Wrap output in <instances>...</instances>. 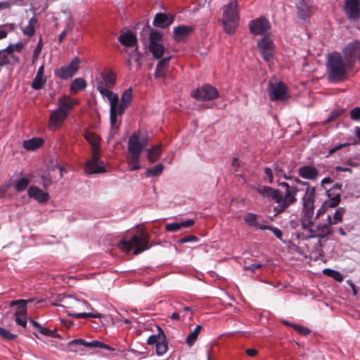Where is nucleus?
<instances>
[{"label": "nucleus", "mask_w": 360, "mask_h": 360, "mask_svg": "<svg viewBox=\"0 0 360 360\" xmlns=\"http://www.w3.org/2000/svg\"><path fill=\"white\" fill-rule=\"evenodd\" d=\"M260 230H269L271 231L274 235L279 240H283L282 236L283 233L281 229L278 227L271 225H265V226H261Z\"/></svg>", "instance_id": "51"}, {"label": "nucleus", "mask_w": 360, "mask_h": 360, "mask_svg": "<svg viewBox=\"0 0 360 360\" xmlns=\"http://www.w3.org/2000/svg\"><path fill=\"white\" fill-rule=\"evenodd\" d=\"M46 82V78L44 76L35 75L31 86L34 90H40L43 88Z\"/></svg>", "instance_id": "42"}, {"label": "nucleus", "mask_w": 360, "mask_h": 360, "mask_svg": "<svg viewBox=\"0 0 360 360\" xmlns=\"http://www.w3.org/2000/svg\"><path fill=\"white\" fill-rule=\"evenodd\" d=\"M243 219L245 224L259 229L261 226H265V225H262L257 222V215L255 213L249 212L246 214Z\"/></svg>", "instance_id": "36"}, {"label": "nucleus", "mask_w": 360, "mask_h": 360, "mask_svg": "<svg viewBox=\"0 0 360 360\" xmlns=\"http://www.w3.org/2000/svg\"><path fill=\"white\" fill-rule=\"evenodd\" d=\"M101 316H102V314L100 313H86V312L77 313L75 314L72 315V317L77 318V319L101 318Z\"/></svg>", "instance_id": "54"}, {"label": "nucleus", "mask_w": 360, "mask_h": 360, "mask_svg": "<svg viewBox=\"0 0 360 360\" xmlns=\"http://www.w3.org/2000/svg\"><path fill=\"white\" fill-rule=\"evenodd\" d=\"M159 330V336L160 337L159 342L155 345L156 354L158 356L164 355L168 350V342L167 341L166 335L163 330L160 327H158Z\"/></svg>", "instance_id": "20"}, {"label": "nucleus", "mask_w": 360, "mask_h": 360, "mask_svg": "<svg viewBox=\"0 0 360 360\" xmlns=\"http://www.w3.org/2000/svg\"><path fill=\"white\" fill-rule=\"evenodd\" d=\"M344 112V110H333L330 112L328 118L324 121L325 124H328L333 121V120L338 118L340 117L342 112Z\"/></svg>", "instance_id": "59"}, {"label": "nucleus", "mask_w": 360, "mask_h": 360, "mask_svg": "<svg viewBox=\"0 0 360 360\" xmlns=\"http://www.w3.org/2000/svg\"><path fill=\"white\" fill-rule=\"evenodd\" d=\"M165 48V46L159 43L149 44V51L152 53L153 56L155 59L160 58L164 52Z\"/></svg>", "instance_id": "35"}, {"label": "nucleus", "mask_w": 360, "mask_h": 360, "mask_svg": "<svg viewBox=\"0 0 360 360\" xmlns=\"http://www.w3.org/2000/svg\"><path fill=\"white\" fill-rule=\"evenodd\" d=\"M22 31L25 35L32 37L35 33V27L34 25L28 23L26 27L22 29Z\"/></svg>", "instance_id": "62"}, {"label": "nucleus", "mask_w": 360, "mask_h": 360, "mask_svg": "<svg viewBox=\"0 0 360 360\" xmlns=\"http://www.w3.org/2000/svg\"><path fill=\"white\" fill-rule=\"evenodd\" d=\"M77 103V101L72 100L70 96L64 95L58 99V108L60 110H65V112H69V111Z\"/></svg>", "instance_id": "25"}, {"label": "nucleus", "mask_w": 360, "mask_h": 360, "mask_svg": "<svg viewBox=\"0 0 360 360\" xmlns=\"http://www.w3.org/2000/svg\"><path fill=\"white\" fill-rule=\"evenodd\" d=\"M332 219L331 214H328L326 219L318 222L313 228L312 234H297V237H302V239L309 240L310 238L326 239L327 240L333 233L331 229Z\"/></svg>", "instance_id": "4"}, {"label": "nucleus", "mask_w": 360, "mask_h": 360, "mask_svg": "<svg viewBox=\"0 0 360 360\" xmlns=\"http://www.w3.org/2000/svg\"><path fill=\"white\" fill-rule=\"evenodd\" d=\"M32 300H13L11 302L10 305L11 307L13 306H17L18 308V311H22L23 313H26L25 307L29 302H32Z\"/></svg>", "instance_id": "46"}, {"label": "nucleus", "mask_w": 360, "mask_h": 360, "mask_svg": "<svg viewBox=\"0 0 360 360\" xmlns=\"http://www.w3.org/2000/svg\"><path fill=\"white\" fill-rule=\"evenodd\" d=\"M128 55L136 63L138 68H140L142 63V55L139 51L138 48L136 47L133 51L129 53Z\"/></svg>", "instance_id": "47"}, {"label": "nucleus", "mask_w": 360, "mask_h": 360, "mask_svg": "<svg viewBox=\"0 0 360 360\" xmlns=\"http://www.w3.org/2000/svg\"><path fill=\"white\" fill-rule=\"evenodd\" d=\"M255 191L263 197H266L274 201L278 194V189L267 186H259L255 188Z\"/></svg>", "instance_id": "23"}, {"label": "nucleus", "mask_w": 360, "mask_h": 360, "mask_svg": "<svg viewBox=\"0 0 360 360\" xmlns=\"http://www.w3.org/2000/svg\"><path fill=\"white\" fill-rule=\"evenodd\" d=\"M248 26L250 32L254 35L263 34L271 28L269 20L264 17L250 20Z\"/></svg>", "instance_id": "11"}, {"label": "nucleus", "mask_w": 360, "mask_h": 360, "mask_svg": "<svg viewBox=\"0 0 360 360\" xmlns=\"http://www.w3.org/2000/svg\"><path fill=\"white\" fill-rule=\"evenodd\" d=\"M345 212L344 207H338L333 214V221L332 224H336L342 221V217Z\"/></svg>", "instance_id": "53"}, {"label": "nucleus", "mask_w": 360, "mask_h": 360, "mask_svg": "<svg viewBox=\"0 0 360 360\" xmlns=\"http://www.w3.org/2000/svg\"><path fill=\"white\" fill-rule=\"evenodd\" d=\"M85 139L91 146V150H101L100 138L93 132H86Z\"/></svg>", "instance_id": "31"}, {"label": "nucleus", "mask_w": 360, "mask_h": 360, "mask_svg": "<svg viewBox=\"0 0 360 360\" xmlns=\"http://www.w3.org/2000/svg\"><path fill=\"white\" fill-rule=\"evenodd\" d=\"M278 186L284 188L285 191L282 193L278 189V195L276 198L275 202L277 205L274 207V216H277L284 212H285L290 206L297 202V200L296 195L298 193V188L297 186L290 185L288 183L282 181H278Z\"/></svg>", "instance_id": "2"}, {"label": "nucleus", "mask_w": 360, "mask_h": 360, "mask_svg": "<svg viewBox=\"0 0 360 360\" xmlns=\"http://www.w3.org/2000/svg\"><path fill=\"white\" fill-rule=\"evenodd\" d=\"M267 91L271 101L283 99L286 94V88L283 83L278 82L276 79L269 81Z\"/></svg>", "instance_id": "9"}, {"label": "nucleus", "mask_w": 360, "mask_h": 360, "mask_svg": "<svg viewBox=\"0 0 360 360\" xmlns=\"http://www.w3.org/2000/svg\"><path fill=\"white\" fill-rule=\"evenodd\" d=\"M27 195L30 198L35 200L41 204L48 202L50 198L47 192L43 191L36 186H32L28 188Z\"/></svg>", "instance_id": "14"}, {"label": "nucleus", "mask_w": 360, "mask_h": 360, "mask_svg": "<svg viewBox=\"0 0 360 360\" xmlns=\"http://www.w3.org/2000/svg\"><path fill=\"white\" fill-rule=\"evenodd\" d=\"M350 118L353 121L360 120V107H355L350 111Z\"/></svg>", "instance_id": "63"}, {"label": "nucleus", "mask_w": 360, "mask_h": 360, "mask_svg": "<svg viewBox=\"0 0 360 360\" xmlns=\"http://www.w3.org/2000/svg\"><path fill=\"white\" fill-rule=\"evenodd\" d=\"M140 157L129 155L128 158V165L130 171H136L140 169Z\"/></svg>", "instance_id": "41"}, {"label": "nucleus", "mask_w": 360, "mask_h": 360, "mask_svg": "<svg viewBox=\"0 0 360 360\" xmlns=\"http://www.w3.org/2000/svg\"><path fill=\"white\" fill-rule=\"evenodd\" d=\"M300 222L302 229L307 231L309 234H312L314 228V203L311 200V197H306L304 199L302 205V216Z\"/></svg>", "instance_id": "5"}, {"label": "nucleus", "mask_w": 360, "mask_h": 360, "mask_svg": "<svg viewBox=\"0 0 360 360\" xmlns=\"http://www.w3.org/2000/svg\"><path fill=\"white\" fill-rule=\"evenodd\" d=\"M129 106L127 105H124V104H122V103H120L118 104L117 105H115V114H116L117 116H122L126 109L128 108Z\"/></svg>", "instance_id": "64"}, {"label": "nucleus", "mask_w": 360, "mask_h": 360, "mask_svg": "<svg viewBox=\"0 0 360 360\" xmlns=\"http://www.w3.org/2000/svg\"><path fill=\"white\" fill-rule=\"evenodd\" d=\"M293 182H295L297 184L304 186L307 187L306 188V191H305V194L304 195V196L302 197V205L304 204V199L306 197H309V198L311 197V200L312 201V203L315 202V198H316V188H315V187L311 186L309 182L303 181L300 180L297 177H295L293 179Z\"/></svg>", "instance_id": "21"}, {"label": "nucleus", "mask_w": 360, "mask_h": 360, "mask_svg": "<svg viewBox=\"0 0 360 360\" xmlns=\"http://www.w3.org/2000/svg\"><path fill=\"white\" fill-rule=\"evenodd\" d=\"M40 333L51 338H59L60 335L57 333V331L53 330H49L46 328L43 327L41 330H40Z\"/></svg>", "instance_id": "60"}, {"label": "nucleus", "mask_w": 360, "mask_h": 360, "mask_svg": "<svg viewBox=\"0 0 360 360\" xmlns=\"http://www.w3.org/2000/svg\"><path fill=\"white\" fill-rule=\"evenodd\" d=\"M30 184V180L26 177H22L15 183V188L17 191L22 192L25 191Z\"/></svg>", "instance_id": "49"}, {"label": "nucleus", "mask_w": 360, "mask_h": 360, "mask_svg": "<svg viewBox=\"0 0 360 360\" xmlns=\"http://www.w3.org/2000/svg\"><path fill=\"white\" fill-rule=\"evenodd\" d=\"M69 112L65 110H60L58 108L53 110L50 115V124L56 127L60 125L68 117Z\"/></svg>", "instance_id": "18"}, {"label": "nucleus", "mask_w": 360, "mask_h": 360, "mask_svg": "<svg viewBox=\"0 0 360 360\" xmlns=\"http://www.w3.org/2000/svg\"><path fill=\"white\" fill-rule=\"evenodd\" d=\"M323 273L326 276L333 278L337 282H342L344 280L343 275L338 271L331 269H323Z\"/></svg>", "instance_id": "40"}, {"label": "nucleus", "mask_w": 360, "mask_h": 360, "mask_svg": "<svg viewBox=\"0 0 360 360\" xmlns=\"http://www.w3.org/2000/svg\"><path fill=\"white\" fill-rule=\"evenodd\" d=\"M148 236L141 232L134 235L130 238H123L117 244V247L122 251L129 252L134 251V255H137L149 248Z\"/></svg>", "instance_id": "3"}, {"label": "nucleus", "mask_w": 360, "mask_h": 360, "mask_svg": "<svg viewBox=\"0 0 360 360\" xmlns=\"http://www.w3.org/2000/svg\"><path fill=\"white\" fill-rule=\"evenodd\" d=\"M132 101V89L131 87L126 89L121 95L120 103L129 106Z\"/></svg>", "instance_id": "43"}, {"label": "nucleus", "mask_w": 360, "mask_h": 360, "mask_svg": "<svg viewBox=\"0 0 360 360\" xmlns=\"http://www.w3.org/2000/svg\"><path fill=\"white\" fill-rule=\"evenodd\" d=\"M23 48V44L22 42H17L15 44H10L7 46L4 51H6L8 54L14 53L15 51L20 52Z\"/></svg>", "instance_id": "50"}, {"label": "nucleus", "mask_w": 360, "mask_h": 360, "mask_svg": "<svg viewBox=\"0 0 360 360\" xmlns=\"http://www.w3.org/2000/svg\"><path fill=\"white\" fill-rule=\"evenodd\" d=\"M0 336L6 340L12 341L16 340L18 335L12 333L9 330L0 326Z\"/></svg>", "instance_id": "48"}, {"label": "nucleus", "mask_w": 360, "mask_h": 360, "mask_svg": "<svg viewBox=\"0 0 360 360\" xmlns=\"http://www.w3.org/2000/svg\"><path fill=\"white\" fill-rule=\"evenodd\" d=\"M15 316V322L22 328H25L27 327V319L25 317V313H23L22 311H16Z\"/></svg>", "instance_id": "52"}, {"label": "nucleus", "mask_w": 360, "mask_h": 360, "mask_svg": "<svg viewBox=\"0 0 360 360\" xmlns=\"http://www.w3.org/2000/svg\"><path fill=\"white\" fill-rule=\"evenodd\" d=\"M309 8L307 6H297V17L300 20H305L309 17Z\"/></svg>", "instance_id": "55"}, {"label": "nucleus", "mask_w": 360, "mask_h": 360, "mask_svg": "<svg viewBox=\"0 0 360 360\" xmlns=\"http://www.w3.org/2000/svg\"><path fill=\"white\" fill-rule=\"evenodd\" d=\"M274 46L273 41L267 36L263 37L257 41L258 49L266 62H269L274 57Z\"/></svg>", "instance_id": "10"}, {"label": "nucleus", "mask_w": 360, "mask_h": 360, "mask_svg": "<svg viewBox=\"0 0 360 360\" xmlns=\"http://www.w3.org/2000/svg\"><path fill=\"white\" fill-rule=\"evenodd\" d=\"M107 99L110 102V110L112 111L113 110H115V105H117L118 103V101H119L118 96L112 91V96H108Z\"/></svg>", "instance_id": "56"}, {"label": "nucleus", "mask_w": 360, "mask_h": 360, "mask_svg": "<svg viewBox=\"0 0 360 360\" xmlns=\"http://www.w3.org/2000/svg\"><path fill=\"white\" fill-rule=\"evenodd\" d=\"M327 195L329 198L328 200H326L324 202L325 205H326L327 207L333 208L337 207L341 199V195L340 193H330V191H326Z\"/></svg>", "instance_id": "32"}, {"label": "nucleus", "mask_w": 360, "mask_h": 360, "mask_svg": "<svg viewBox=\"0 0 360 360\" xmlns=\"http://www.w3.org/2000/svg\"><path fill=\"white\" fill-rule=\"evenodd\" d=\"M80 62L79 58L76 56L68 65L55 70V75L62 79H68L77 73Z\"/></svg>", "instance_id": "8"}, {"label": "nucleus", "mask_w": 360, "mask_h": 360, "mask_svg": "<svg viewBox=\"0 0 360 360\" xmlns=\"http://www.w3.org/2000/svg\"><path fill=\"white\" fill-rule=\"evenodd\" d=\"M224 31L229 35L234 34L238 22H229L226 20H221Z\"/></svg>", "instance_id": "45"}, {"label": "nucleus", "mask_w": 360, "mask_h": 360, "mask_svg": "<svg viewBox=\"0 0 360 360\" xmlns=\"http://www.w3.org/2000/svg\"><path fill=\"white\" fill-rule=\"evenodd\" d=\"M328 81L338 82L343 80L349 70L342 55L337 51L328 54L326 62Z\"/></svg>", "instance_id": "1"}, {"label": "nucleus", "mask_w": 360, "mask_h": 360, "mask_svg": "<svg viewBox=\"0 0 360 360\" xmlns=\"http://www.w3.org/2000/svg\"><path fill=\"white\" fill-rule=\"evenodd\" d=\"M44 143V141L41 138H32L28 140H25L22 146L25 150H34L41 147Z\"/></svg>", "instance_id": "30"}, {"label": "nucleus", "mask_w": 360, "mask_h": 360, "mask_svg": "<svg viewBox=\"0 0 360 360\" xmlns=\"http://www.w3.org/2000/svg\"><path fill=\"white\" fill-rule=\"evenodd\" d=\"M202 326L200 325H198L187 336L186 340V343L189 346L191 347L194 345L196 340L198 339V337L199 335V333L201 330Z\"/></svg>", "instance_id": "38"}, {"label": "nucleus", "mask_w": 360, "mask_h": 360, "mask_svg": "<svg viewBox=\"0 0 360 360\" xmlns=\"http://www.w3.org/2000/svg\"><path fill=\"white\" fill-rule=\"evenodd\" d=\"M147 29L148 30H150L149 44L158 43V41L162 39L163 35L162 32L157 31L156 30L151 29L149 25L147 27Z\"/></svg>", "instance_id": "39"}, {"label": "nucleus", "mask_w": 360, "mask_h": 360, "mask_svg": "<svg viewBox=\"0 0 360 360\" xmlns=\"http://www.w3.org/2000/svg\"><path fill=\"white\" fill-rule=\"evenodd\" d=\"M162 152V145L159 144L152 147L148 150L147 158L150 162H155L157 161Z\"/></svg>", "instance_id": "33"}, {"label": "nucleus", "mask_w": 360, "mask_h": 360, "mask_svg": "<svg viewBox=\"0 0 360 360\" xmlns=\"http://www.w3.org/2000/svg\"><path fill=\"white\" fill-rule=\"evenodd\" d=\"M298 174L302 179L314 180L319 176V170L311 165H304L298 169Z\"/></svg>", "instance_id": "17"}, {"label": "nucleus", "mask_w": 360, "mask_h": 360, "mask_svg": "<svg viewBox=\"0 0 360 360\" xmlns=\"http://www.w3.org/2000/svg\"><path fill=\"white\" fill-rule=\"evenodd\" d=\"M223 16L224 20L229 22H238L239 17L237 11L236 0H231L229 4L224 6Z\"/></svg>", "instance_id": "13"}, {"label": "nucleus", "mask_w": 360, "mask_h": 360, "mask_svg": "<svg viewBox=\"0 0 360 360\" xmlns=\"http://www.w3.org/2000/svg\"><path fill=\"white\" fill-rule=\"evenodd\" d=\"M292 328L297 331V333L302 335H307L310 333L311 330L307 327L300 326L298 324L292 325Z\"/></svg>", "instance_id": "58"}, {"label": "nucleus", "mask_w": 360, "mask_h": 360, "mask_svg": "<svg viewBox=\"0 0 360 360\" xmlns=\"http://www.w3.org/2000/svg\"><path fill=\"white\" fill-rule=\"evenodd\" d=\"M103 82V85L107 88H112L116 82V75L115 74L110 70L106 72H101V78Z\"/></svg>", "instance_id": "29"}, {"label": "nucleus", "mask_w": 360, "mask_h": 360, "mask_svg": "<svg viewBox=\"0 0 360 360\" xmlns=\"http://www.w3.org/2000/svg\"><path fill=\"white\" fill-rule=\"evenodd\" d=\"M107 99L110 102V110L112 111L113 110H115V105H117L118 103V101H119L118 96L112 91V96H108Z\"/></svg>", "instance_id": "57"}, {"label": "nucleus", "mask_w": 360, "mask_h": 360, "mask_svg": "<svg viewBox=\"0 0 360 360\" xmlns=\"http://www.w3.org/2000/svg\"><path fill=\"white\" fill-rule=\"evenodd\" d=\"M85 170L89 174H102L106 172L103 163H93L89 161L86 162Z\"/></svg>", "instance_id": "27"}, {"label": "nucleus", "mask_w": 360, "mask_h": 360, "mask_svg": "<svg viewBox=\"0 0 360 360\" xmlns=\"http://www.w3.org/2000/svg\"><path fill=\"white\" fill-rule=\"evenodd\" d=\"M360 0H345L344 11L348 18L356 20L360 17Z\"/></svg>", "instance_id": "12"}, {"label": "nucleus", "mask_w": 360, "mask_h": 360, "mask_svg": "<svg viewBox=\"0 0 360 360\" xmlns=\"http://www.w3.org/2000/svg\"><path fill=\"white\" fill-rule=\"evenodd\" d=\"M128 152L129 155L135 156H141L143 150L140 141H139V136L136 134H133L129 139L128 141Z\"/></svg>", "instance_id": "16"}, {"label": "nucleus", "mask_w": 360, "mask_h": 360, "mask_svg": "<svg viewBox=\"0 0 360 360\" xmlns=\"http://www.w3.org/2000/svg\"><path fill=\"white\" fill-rule=\"evenodd\" d=\"M171 58V56H167L162 59H160L155 68V78H165L167 72H166V68L168 67L169 61Z\"/></svg>", "instance_id": "22"}, {"label": "nucleus", "mask_w": 360, "mask_h": 360, "mask_svg": "<svg viewBox=\"0 0 360 360\" xmlns=\"http://www.w3.org/2000/svg\"><path fill=\"white\" fill-rule=\"evenodd\" d=\"M86 82L84 79L78 77L75 79L70 84V91L72 94H76L78 91L85 89Z\"/></svg>", "instance_id": "34"}, {"label": "nucleus", "mask_w": 360, "mask_h": 360, "mask_svg": "<svg viewBox=\"0 0 360 360\" xmlns=\"http://www.w3.org/2000/svg\"><path fill=\"white\" fill-rule=\"evenodd\" d=\"M174 39L178 42L184 41L188 36L193 32V29L191 26L179 25L174 27Z\"/></svg>", "instance_id": "15"}, {"label": "nucleus", "mask_w": 360, "mask_h": 360, "mask_svg": "<svg viewBox=\"0 0 360 360\" xmlns=\"http://www.w3.org/2000/svg\"><path fill=\"white\" fill-rule=\"evenodd\" d=\"M42 41L41 39H39V42L37 43L32 54V63H34L35 60H37L39 57V53H41L42 49Z\"/></svg>", "instance_id": "61"}, {"label": "nucleus", "mask_w": 360, "mask_h": 360, "mask_svg": "<svg viewBox=\"0 0 360 360\" xmlns=\"http://www.w3.org/2000/svg\"><path fill=\"white\" fill-rule=\"evenodd\" d=\"M342 53L347 67L352 70L356 62L360 58V41L355 39L348 43L343 49Z\"/></svg>", "instance_id": "6"}, {"label": "nucleus", "mask_w": 360, "mask_h": 360, "mask_svg": "<svg viewBox=\"0 0 360 360\" xmlns=\"http://www.w3.org/2000/svg\"><path fill=\"white\" fill-rule=\"evenodd\" d=\"M191 96L197 101H213L219 97L218 90L210 84H205L201 87L193 90Z\"/></svg>", "instance_id": "7"}, {"label": "nucleus", "mask_w": 360, "mask_h": 360, "mask_svg": "<svg viewBox=\"0 0 360 360\" xmlns=\"http://www.w3.org/2000/svg\"><path fill=\"white\" fill-rule=\"evenodd\" d=\"M119 42L127 47H134L136 45V37L131 32H127L121 34L118 37Z\"/></svg>", "instance_id": "24"}, {"label": "nucleus", "mask_w": 360, "mask_h": 360, "mask_svg": "<svg viewBox=\"0 0 360 360\" xmlns=\"http://www.w3.org/2000/svg\"><path fill=\"white\" fill-rule=\"evenodd\" d=\"M62 301L70 304L72 308L77 309L81 310L84 306H85L88 310L93 309L91 306L86 301H81L72 297H68L66 299L62 300Z\"/></svg>", "instance_id": "28"}, {"label": "nucleus", "mask_w": 360, "mask_h": 360, "mask_svg": "<svg viewBox=\"0 0 360 360\" xmlns=\"http://www.w3.org/2000/svg\"><path fill=\"white\" fill-rule=\"evenodd\" d=\"M164 169V165L162 163L157 164L153 167L148 168L146 171V176L148 177H155L160 175Z\"/></svg>", "instance_id": "37"}, {"label": "nucleus", "mask_w": 360, "mask_h": 360, "mask_svg": "<svg viewBox=\"0 0 360 360\" xmlns=\"http://www.w3.org/2000/svg\"><path fill=\"white\" fill-rule=\"evenodd\" d=\"M96 89L98 92L103 96L108 97V96H112V91L109 89L110 88H107L103 85V82L102 79H96Z\"/></svg>", "instance_id": "44"}, {"label": "nucleus", "mask_w": 360, "mask_h": 360, "mask_svg": "<svg viewBox=\"0 0 360 360\" xmlns=\"http://www.w3.org/2000/svg\"><path fill=\"white\" fill-rule=\"evenodd\" d=\"M174 21L172 17H169L167 14L158 13L155 15L153 24L155 27L165 29L168 27Z\"/></svg>", "instance_id": "19"}, {"label": "nucleus", "mask_w": 360, "mask_h": 360, "mask_svg": "<svg viewBox=\"0 0 360 360\" xmlns=\"http://www.w3.org/2000/svg\"><path fill=\"white\" fill-rule=\"evenodd\" d=\"M193 219H187L179 223H170L165 226V230L168 232H176L183 228H188L194 224Z\"/></svg>", "instance_id": "26"}]
</instances>
